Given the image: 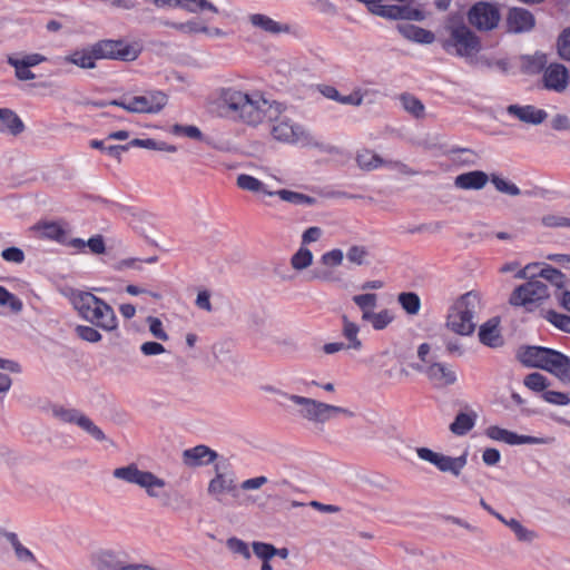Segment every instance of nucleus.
<instances>
[{"instance_id": "obj_1", "label": "nucleus", "mask_w": 570, "mask_h": 570, "mask_svg": "<svg viewBox=\"0 0 570 570\" xmlns=\"http://www.w3.org/2000/svg\"><path fill=\"white\" fill-rule=\"evenodd\" d=\"M207 106L213 112L253 127L268 120L272 122L271 134L279 142L301 147L320 146L308 129L284 114L285 107L281 102L267 99L259 90L246 91L235 85L222 86L208 97Z\"/></svg>"}, {"instance_id": "obj_2", "label": "nucleus", "mask_w": 570, "mask_h": 570, "mask_svg": "<svg viewBox=\"0 0 570 570\" xmlns=\"http://www.w3.org/2000/svg\"><path fill=\"white\" fill-rule=\"evenodd\" d=\"M112 478L129 485H136L145 494L164 508L171 507L170 493L167 490V482L164 478L149 470H144L137 463L118 466L112 470Z\"/></svg>"}, {"instance_id": "obj_3", "label": "nucleus", "mask_w": 570, "mask_h": 570, "mask_svg": "<svg viewBox=\"0 0 570 570\" xmlns=\"http://www.w3.org/2000/svg\"><path fill=\"white\" fill-rule=\"evenodd\" d=\"M72 305L78 315L91 325L106 332H115L118 328V318L114 308L92 293L73 294Z\"/></svg>"}, {"instance_id": "obj_4", "label": "nucleus", "mask_w": 570, "mask_h": 570, "mask_svg": "<svg viewBox=\"0 0 570 570\" xmlns=\"http://www.w3.org/2000/svg\"><path fill=\"white\" fill-rule=\"evenodd\" d=\"M518 358L528 367L548 371L561 382L570 384V358L558 351L540 346H527L518 351Z\"/></svg>"}, {"instance_id": "obj_5", "label": "nucleus", "mask_w": 570, "mask_h": 570, "mask_svg": "<svg viewBox=\"0 0 570 570\" xmlns=\"http://www.w3.org/2000/svg\"><path fill=\"white\" fill-rule=\"evenodd\" d=\"M481 308L482 298L479 292L471 291L463 294L449 312L448 328L462 336L471 335L475 330V318Z\"/></svg>"}, {"instance_id": "obj_6", "label": "nucleus", "mask_w": 570, "mask_h": 570, "mask_svg": "<svg viewBox=\"0 0 570 570\" xmlns=\"http://www.w3.org/2000/svg\"><path fill=\"white\" fill-rule=\"evenodd\" d=\"M286 397L295 405V414L304 421L316 426H323L330 420L344 415L352 417L354 414L348 409L332 405L296 394H288Z\"/></svg>"}, {"instance_id": "obj_7", "label": "nucleus", "mask_w": 570, "mask_h": 570, "mask_svg": "<svg viewBox=\"0 0 570 570\" xmlns=\"http://www.w3.org/2000/svg\"><path fill=\"white\" fill-rule=\"evenodd\" d=\"M167 100L164 92L150 91L144 96H125L120 99L99 102L97 106H117L134 114H157L166 106Z\"/></svg>"}, {"instance_id": "obj_8", "label": "nucleus", "mask_w": 570, "mask_h": 570, "mask_svg": "<svg viewBox=\"0 0 570 570\" xmlns=\"http://www.w3.org/2000/svg\"><path fill=\"white\" fill-rule=\"evenodd\" d=\"M352 301L361 311L362 323L371 325L374 331H384L395 320V314L392 309L383 308L379 312L375 311L377 306L376 294H357L352 297Z\"/></svg>"}, {"instance_id": "obj_9", "label": "nucleus", "mask_w": 570, "mask_h": 570, "mask_svg": "<svg viewBox=\"0 0 570 570\" xmlns=\"http://www.w3.org/2000/svg\"><path fill=\"white\" fill-rule=\"evenodd\" d=\"M448 30L449 38L443 42V48L448 52L471 58L480 51V39L465 24H453Z\"/></svg>"}, {"instance_id": "obj_10", "label": "nucleus", "mask_w": 570, "mask_h": 570, "mask_svg": "<svg viewBox=\"0 0 570 570\" xmlns=\"http://www.w3.org/2000/svg\"><path fill=\"white\" fill-rule=\"evenodd\" d=\"M549 296L550 293L547 284L537 278H531L513 289L509 303L512 306L524 307L527 311H532L549 298Z\"/></svg>"}, {"instance_id": "obj_11", "label": "nucleus", "mask_w": 570, "mask_h": 570, "mask_svg": "<svg viewBox=\"0 0 570 570\" xmlns=\"http://www.w3.org/2000/svg\"><path fill=\"white\" fill-rule=\"evenodd\" d=\"M417 456L434 465L442 473H450L453 476H460L468 463V452L464 451L459 456H450L435 452L429 448L420 446L415 449Z\"/></svg>"}, {"instance_id": "obj_12", "label": "nucleus", "mask_w": 570, "mask_h": 570, "mask_svg": "<svg viewBox=\"0 0 570 570\" xmlns=\"http://www.w3.org/2000/svg\"><path fill=\"white\" fill-rule=\"evenodd\" d=\"M361 326L346 314L341 315V334L346 340L343 342H332L323 345L325 354H335L343 350L348 351H361L363 348V342L360 338Z\"/></svg>"}, {"instance_id": "obj_13", "label": "nucleus", "mask_w": 570, "mask_h": 570, "mask_svg": "<svg viewBox=\"0 0 570 570\" xmlns=\"http://www.w3.org/2000/svg\"><path fill=\"white\" fill-rule=\"evenodd\" d=\"M94 45L96 47L95 53L98 55L100 59L134 61L140 53L138 45H130L121 39H106Z\"/></svg>"}, {"instance_id": "obj_14", "label": "nucleus", "mask_w": 570, "mask_h": 570, "mask_svg": "<svg viewBox=\"0 0 570 570\" xmlns=\"http://www.w3.org/2000/svg\"><path fill=\"white\" fill-rule=\"evenodd\" d=\"M468 19L478 30L489 31L498 26L500 12L492 3L478 2L469 10Z\"/></svg>"}, {"instance_id": "obj_15", "label": "nucleus", "mask_w": 570, "mask_h": 570, "mask_svg": "<svg viewBox=\"0 0 570 570\" xmlns=\"http://www.w3.org/2000/svg\"><path fill=\"white\" fill-rule=\"evenodd\" d=\"M416 372L423 373L438 386H448L456 382L455 372L448 365L439 362L426 364H410Z\"/></svg>"}, {"instance_id": "obj_16", "label": "nucleus", "mask_w": 570, "mask_h": 570, "mask_svg": "<svg viewBox=\"0 0 570 570\" xmlns=\"http://www.w3.org/2000/svg\"><path fill=\"white\" fill-rule=\"evenodd\" d=\"M485 435L494 441H501L510 445L515 444H549L554 442V438H535L529 435H519L509 430L491 425L485 430Z\"/></svg>"}, {"instance_id": "obj_17", "label": "nucleus", "mask_w": 570, "mask_h": 570, "mask_svg": "<svg viewBox=\"0 0 570 570\" xmlns=\"http://www.w3.org/2000/svg\"><path fill=\"white\" fill-rule=\"evenodd\" d=\"M413 3H403V4H374L370 7V11L379 17L389 18V19H405V20H415L420 21L423 19V13L421 10L412 7Z\"/></svg>"}, {"instance_id": "obj_18", "label": "nucleus", "mask_w": 570, "mask_h": 570, "mask_svg": "<svg viewBox=\"0 0 570 570\" xmlns=\"http://www.w3.org/2000/svg\"><path fill=\"white\" fill-rule=\"evenodd\" d=\"M543 87L556 92H563L569 83L567 68L561 63L549 65L542 75Z\"/></svg>"}, {"instance_id": "obj_19", "label": "nucleus", "mask_w": 570, "mask_h": 570, "mask_svg": "<svg viewBox=\"0 0 570 570\" xmlns=\"http://www.w3.org/2000/svg\"><path fill=\"white\" fill-rule=\"evenodd\" d=\"M96 570H130L131 564L126 563L120 553L111 550H99L91 557Z\"/></svg>"}, {"instance_id": "obj_20", "label": "nucleus", "mask_w": 570, "mask_h": 570, "mask_svg": "<svg viewBox=\"0 0 570 570\" xmlns=\"http://www.w3.org/2000/svg\"><path fill=\"white\" fill-rule=\"evenodd\" d=\"M217 459V453L206 445H197L183 452V463L190 468L208 465Z\"/></svg>"}, {"instance_id": "obj_21", "label": "nucleus", "mask_w": 570, "mask_h": 570, "mask_svg": "<svg viewBox=\"0 0 570 570\" xmlns=\"http://www.w3.org/2000/svg\"><path fill=\"white\" fill-rule=\"evenodd\" d=\"M236 490L234 476L229 473L220 471L219 466H215V476L209 481L207 492L209 495L219 500L225 493H233Z\"/></svg>"}, {"instance_id": "obj_22", "label": "nucleus", "mask_w": 570, "mask_h": 570, "mask_svg": "<svg viewBox=\"0 0 570 570\" xmlns=\"http://www.w3.org/2000/svg\"><path fill=\"white\" fill-rule=\"evenodd\" d=\"M507 23L511 32H527L534 27V17L525 9L512 8L508 13Z\"/></svg>"}, {"instance_id": "obj_23", "label": "nucleus", "mask_w": 570, "mask_h": 570, "mask_svg": "<svg viewBox=\"0 0 570 570\" xmlns=\"http://www.w3.org/2000/svg\"><path fill=\"white\" fill-rule=\"evenodd\" d=\"M507 111L508 114L517 117L520 121L534 126L542 124L548 117V114L543 109H539L531 105H510L508 106Z\"/></svg>"}, {"instance_id": "obj_24", "label": "nucleus", "mask_w": 570, "mask_h": 570, "mask_svg": "<svg viewBox=\"0 0 570 570\" xmlns=\"http://www.w3.org/2000/svg\"><path fill=\"white\" fill-rule=\"evenodd\" d=\"M489 181V176L481 170L460 174L454 178V186L463 190H480Z\"/></svg>"}, {"instance_id": "obj_25", "label": "nucleus", "mask_w": 570, "mask_h": 570, "mask_svg": "<svg viewBox=\"0 0 570 570\" xmlns=\"http://www.w3.org/2000/svg\"><path fill=\"white\" fill-rule=\"evenodd\" d=\"M499 324V318L493 317L480 326L479 340L482 344L489 347H499L503 345Z\"/></svg>"}, {"instance_id": "obj_26", "label": "nucleus", "mask_w": 570, "mask_h": 570, "mask_svg": "<svg viewBox=\"0 0 570 570\" xmlns=\"http://www.w3.org/2000/svg\"><path fill=\"white\" fill-rule=\"evenodd\" d=\"M249 22L253 27L271 35L288 33L291 30L288 24L276 21L262 13L250 14Z\"/></svg>"}, {"instance_id": "obj_27", "label": "nucleus", "mask_w": 570, "mask_h": 570, "mask_svg": "<svg viewBox=\"0 0 570 570\" xmlns=\"http://www.w3.org/2000/svg\"><path fill=\"white\" fill-rule=\"evenodd\" d=\"M2 537L6 539V541L9 543L10 548L12 549L16 559L24 564H31L36 562V557L31 552V550L26 547L17 533L3 531Z\"/></svg>"}, {"instance_id": "obj_28", "label": "nucleus", "mask_w": 570, "mask_h": 570, "mask_svg": "<svg viewBox=\"0 0 570 570\" xmlns=\"http://www.w3.org/2000/svg\"><path fill=\"white\" fill-rule=\"evenodd\" d=\"M95 50L96 47L92 45L89 48L76 50L63 59L66 62L72 63L79 68L94 69L96 68V60L100 59L99 56L95 53Z\"/></svg>"}, {"instance_id": "obj_29", "label": "nucleus", "mask_w": 570, "mask_h": 570, "mask_svg": "<svg viewBox=\"0 0 570 570\" xmlns=\"http://www.w3.org/2000/svg\"><path fill=\"white\" fill-rule=\"evenodd\" d=\"M397 30L404 38L419 43H432L434 41V35L431 31L411 23H399Z\"/></svg>"}, {"instance_id": "obj_30", "label": "nucleus", "mask_w": 570, "mask_h": 570, "mask_svg": "<svg viewBox=\"0 0 570 570\" xmlns=\"http://www.w3.org/2000/svg\"><path fill=\"white\" fill-rule=\"evenodd\" d=\"M355 161L362 170L372 171L385 165L383 159L374 150L362 148L357 150Z\"/></svg>"}, {"instance_id": "obj_31", "label": "nucleus", "mask_w": 570, "mask_h": 570, "mask_svg": "<svg viewBox=\"0 0 570 570\" xmlns=\"http://www.w3.org/2000/svg\"><path fill=\"white\" fill-rule=\"evenodd\" d=\"M23 130L24 125L16 112L7 108L0 109V131L17 136Z\"/></svg>"}, {"instance_id": "obj_32", "label": "nucleus", "mask_w": 570, "mask_h": 570, "mask_svg": "<svg viewBox=\"0 0 570 570\" xmlns=\"http://www.w3.org/2000/svg\"><path fill=\"white\" fill-rule=\"evenodd\" d=\"M475 413H459L454 421L450 424V431L455 435H465L475 424Z\"/></svg>"}, {"instance_id": "obj_33", "label": "nucleus", "mask_w": 570, "mask_h": 570, "mask_svg": "<svg viewBox=\"0 0 570 570\" xmlns=\"http://www.w3.org/2000/svg\"><path fill=\"white\" fill-rule=\"evenodd\" d=\"M273 193H274V196L275 195L278 196L283 202L294 204V205L314 206L317 203L316 198H314L312 196H308V195H305L302 193H297V191H293V190H288V189H279V190H276Z\"/></svg>"}, {"instance_id": "obj_34", "label": "nucleus", "mask_w": 570, "mask_h": 570, "mask_svg": "<svg viewBox=\"0 0 570 570\" xmlns=\"http://www.w3.org/2000/svg\"><path fill=\"white\" fill-rule=\"evenodd\" d=\"M237 186L240 189L252 191V193H262L267 196H274V193L268 190L263 181L253 177L250 175L240 174L237 176Z\"/></svg>"}, {"instance_id": "obj_35", "label": "nucleus", "mask_w": 570, "mask_h": 570, "mask_svg": "<svg viewBox=\"0 0 570 570\" xmlns=\"http://www.w3.org/2000/svg\"><path fill=\"white\" fill-rule=\"evenodd\" d=\"M165 26L171 27L178 31H181L184 33H197V32H204V33H210L214 36H222L223 31L219 29H213L209 30L206 26L200 24L197 21H188L185 23H176V22H164Z\"/></svg>"}, {"instance_id": "obj_36", "label": "nucleus", "mask_w": 570, "mask_h": 570, "mask_svg": "<svg viewBox=\"0 0 570 570\" xmlns=\"http://www.w3.org/2000/svg\"><path fill=\"white\" fill-rule=\"evenodd\" d=\"M400 102L403 109L413 117L420 119L425 116V107L423 102L415 96L411 94H402L400 96Z\"/></svg>"}, {"instance_id": "obj_37", "label": "nucleus", "mask_w": 570, "mask_h": 570, "mask_svg": "<svg viewBox=\"0 0 570 570\" xmlns=\"http://www.w3.org/2000/svg\"><path fill=\"white\" fill-rule=\"evenodd\" d=\"M313 253L307 247L301 246L291 257V266L293 269L302 272L313 264Z\"/></svg>"}, {"instance_id": "obj_38", "label": "nucleus", "mask_w": 570, "mask_h": 570, "mask_svg": "<svg viewBox=\"0 0 570 570\" xmlns=\"http://www.w3.org/2000/svg\"><path fill=\"white\" fill-rule=\"evenodd\" d=\"M191 13H197L204 10H209L214 13H218V9L207 0H176L174 3Z\"/></svg>"}, {"instance_id": "obj_39", "label": "nucleus", "mask_w": 570, "mask_h": 570, "mask_svg": "<svg viewBox=\"0 0 570 570\" xmlns=\"http://www.w3.org/2000/svg\"><path fill=\"white\" fill-rule=\"evenodd\" d=\"M397 302L402 308L410 315H416L421 308V301L417 294L407 292L397 296Z\"/></svg>"}, {"instance_id": "obj_40", "label": "nucleus", "mask_w": 570, "mask_h": 570, "mask_svg": "<svg viewBox=\"0 0 570 570\" xmlns=\"http://www.w3.org/2000/svg\"><path fill=\"white\" fill-rule=\"evenodd\" d=\"M505 525L513 531L519 541L530 543L538 538V534L534 531L527 529L517 519H509V522H505Z\"/></svg>"}, {"instance_id": "obj_41", "label": "nucleus", "mask_w": 570, "mask_h": 570, "mask_svg": "<svg viewBox=\"0 0 570 570\" xmlns=\"http://www.w3.org/2000/svg\"><path fill=\"white\" fill-rule=\"evenodd\" d=\"M539 276L550 282L557 288L556 291L564 287L567 284L564 274L550 265H546L540 271Z\"/></svg>"}, {"instance_id": "obj_42", "label": "nucleus", "mask_w": 570, "mask_h": 570, "mask_svg": "<svg viewBox=\"0 0 570 570\" xmlns=\"http://www.w3.org/2000/svg\"><path fill=\"white\" fill-rule=\"evenodd\" d=\"M47 61V58L40 53H29L22 56H8V63L23 65V67L31 68L36 67L41 62Z\"/></svg>"}, {"instance_id": "obj_43", "label": "nucleus", "mask_w": 570, "mask_h": 570, "mask_svg": "<svg viewBox=\"0 0 570 570\" xmlns=\"http://www.w3.org/2000/svg\"><path fill=\"white\" fill-rule=\"evenodd\" d=\"M452 160L460 165L472 166L476 163V154L466 148H453L450 150Z\"/></svg>"}, {"instance_id": "obj_44", "label": "nucleus", "mask_w": 570, "mask_h": 570, "mask_svg": "<svg viewBox=\"0 0 570 570\" xmlns=\"http://www.w3.org/2000/svg\"><path fill=\"white\" fill-rule=\"evenodd\" d=\"M0 306L8 307L12 313L22 311V302L12 293L0 286Z\"/></svg>"}, {"instance_id": "obj_45", "label": "nucleus", "mask_w": 570, "mask_h": 570, "mask_svg": "<svg viewBox=\"0 0 570 570\" xmlns=\"http://www.w3.org/2000/svg\"><path fill=\"white\" fill-rule=\"evenodd\" d=\"M226 547L233 554L240 556L245 560H249L252 557L249 546L236 537L228 538L226 540Z\"/></svg>"}, {"instance_id": "obj_46", "label": "nucleus", "mask_w": 570, "mask_h": 570, "mask_svg": "<svg viewBox=\"0 0 570 570\" xmlns=\"http://www.w3.org/2000/svg\"><path fill=\"white\" fill-rule=\"evenodd\" d=\"M80 429L86 431L89 435H91L96 441H105V433L98 428L87 415L81 414L78 424Z\"/></svg>"}, {"instance_id": "obj_47", "label": "nucleus", "mask_w": 570, "mask_h": 570, "mask_svg": "<svg viewBox=\"0 0 570 570\" xmlns=\"http://www.w3.org/2000/svg\"><path fill=\"white\" fill-rule=\"evenodd\" d=\"M544 318L557 328L570 333V316L549 309L546 312Z\"/></svg>"}, {"instance_id": "obj_48", "label": "nucleus", "mask_w": 570, "mask_h": 570, "mask_svg": "<svg viewBox=\"0 0 570 570\" xmlns=\"http://www.w3.org/2000/svg\"><path fill=\"white\" fill-rule=\"evenodd\" d=\"M368 252L364 246L354 245L346 252V258L351 264L362 266L367 263Z\"/></svg>"}, {"instance_id": "obj_49", "label": "nucleus", "mask_w": 570, "mask_h": 570, "mask_svg": "<svg viewBox=\"0 0 570 570\" xmlns=\"http://www.w3.org/2000/svg\"><path fill=\"white\" fill-rule=\"evenodd\" d=\"M344 259V253L340 248H335L324 253L321 256V264L326 268H335L342 265Z\"/></svg>"}, {"instance_id": "obj_50", "label": "nucleus", "mask_w": 570, "mask_h": 570, "mask_svg": "<svg viewBox=\"0 0 570 570\" xmlns=\"http://www.w3.org/2000/svg\"><path fill=\"white\" fill-rule=\"evenodd\" d=\"M252 548L254 554L262 561H271L274 558L275 547L271 543L254 541Z\"/></svg>"}, {"instance_id": "obj_51", "label": "nucleus", "mask_w": 570, "mask_h": 570, "mask_svg": "<svg viewBox=\"0 0 570 570\" xmlns=\"http://www.w3.org/2000/svg\"><path fill=\"white\" fill-rule=\"evenodd\" d=\"M491 181L497 188L498 191L510 195V196H518L520 195V189L517 185L513 183H510L497 175H492Z\"/></svg>"}, {"instance_id": "obj_52", "label": "nucleus", "mask_w": 570, "mask_h": 570, "mask_svg": "<svg viewBox=\"0 0 570 570\" xmlns=\"http://www.w3.org/2000/svg\"><path fill=\"white\" fill-rule=\"evenodd\" d=\"M146 323L148 324L150 334L160 341H168L169 336L164 328L163 322L155 316H148L146 318Z\"/></svg>"}, {"instance_id": "obj_53", "label": "nucleus", "mask_w": 570, "mask_h": 570, "mask_svg": "<svg viewBox=\"0 0 570 570\" xmlns=\"http://www.w3.org/2000/svg\"><path fill=\"white\" fill-rule=\"evenodd\" d=\"M523 383L528 389L535 392H541L548 386L547 377L537 372L527 375Z\"/></svg>"}, {"instance_id": "obj_54", "label": "nucleus", "mask_w": 570, "mask_h": 570, "mask_svg": "<svg viewBox=\"0 0 570 570\" xmlns=\"http://www.w3.org/2000/svg\"><path fill=\"white\" fill-rule=\"evenodd\" d=\"M75 331L81 340L89 343H97L102 338V335L94 326L78 325Z\"/></svg>"}, {"instance_id": "obj_55", "label": "nucleus", "mask_w": 570, "mask_h": 570, "mask_svg": "<svg viewBox=\"0 0 570 570\" xmlns=\"http://www.w3.org/2000/svg\"><path fill=\"white\" fill-rule=\"evenodd\" d=\"M81 414H82L81 412L73 410V409H65V407L53 409L55 417L65 423H75L77 425Z\"/></svg>"}, {"instance_id": "obj_56", "label": "nucleus", "mask_w": 570, "mask_h": 570, "mask_svg": "<svg viewBox=\"0 0 570 570\" xmlns=\"http://www.w3.org/2000/svg\"><path fill=\"white\" fill-rule=\"evenodd\" d=\"M558 52L562 59L570 61V27L564 29L558 38Z\"/></svg>"}, {"instance_id": "obj_57", "label": "nucleus", "mask_w": 570, "mask_h": 570, "mask_svg": "<svg viewBox=\"0 0 570 570\" xmlns=\"http://www.w3.org/2000/svg\"><path fill=\"white\" fill-rule=\"evenodd\" d=\"M171 134L177 136H186L188 138L193 139H200L202 138V131L196 126H183V125H174L171 127Z\"/></svg>"}, {"instance_id": "obj_58", "label": "nucleus", "mask_w": 570, "mask_h": 570, "mask_svg": "<svg viewBox=\"0 0 570 570\" xmlns=\"http://www.w3.org/2000/svg\"><path fill=\"white\" fill-rule=\"evenodd\" d=\"M546 402L556 405H568L570 403V396L567 393L558 391H546L542 394Z\"/></svg>"}, {"instance_id": "obj_59", "label": "nucleus", "mask_w": 570, "mask_h": 570, "mask_svg": "<svg viewBox=\"0 0 570 570\" xmlns=\"http://www.w3.org/2000/svg\"><path fill=\"white\" fill-rule=\"evenodd\" d=\"M1 257L9 263L21 264L24 261V253L18 247H9L1 252Z\"/></svg>"}, {"instance_id": "obj_60", "label": "nucleus", "mask_w": 570, "mask_h": 570, "mask_svg": "<svg viewBox=\"0 0 570 570\" xmlns=\"http://www.w3.org/2000/svg\"><path fill=\"white\" fill-rule=\"evenodd\" d=\"M541 222L546 227H570V218L559 215H546Z\"/></svg>"}, {"instance_id": "obj_61", "label": "nucleus", "mask_w": 570, "mask_h": 570, "mask_svg": "<svg viewBox=\"0 0 570 570\" xmlns=\"http://www.w3.org/2000/svg\"><path fill=\"white\" fill-rule=\"evenodd\" d=\"M366 94L367 90L356 89L347 96H342L340 102L343 105L361 106Z\"/></svg>"}, {"instance_id": "obj_62", "label": "nucleus", "mask_w": 570, "mask_h": 570, "mask_svg": "<svg viewBox=\"0 0 570 570\" xmlns=\"http://www.w3.org/2000/svg\"><path fill=\"white\" fill-rule=\"evenodd\" d=\"M140 351L146 356L159 355L166 352V348L157 342H145L140 346Z\"/></svg>"}, {"instance_id": "obj_63", "label": "nucleus", "mask_w": 570, "mask_h": 570, "mask_svg": "<svg viewBox=\"0 0 570 570\" xmlns=\"http://www.w3.org/2000/svg\"><path fill=\"white\" fill-rule=\"evenodd\" d=\"M41 228L43 235L48 238L60 239L63 236L62 228L56 223H46Z\"/></svg>"}, {"instance_id": "obj_64", "label": "nucleus", "mask_w": 570, "mask_h": 570, "mask_svg": "<svg viewBox=\"0 0 570 570\" xmlns=\"http://www.w3.org/2000/svg\"><path fill=\"white\" fill-rule=\"evenodd\" d=\"M553 295L559 306L570 313V291L564 286L556 291Z\"/></svg>"}]
</instances>
